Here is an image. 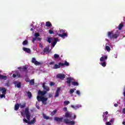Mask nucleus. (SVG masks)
Masks as SVG:
<instances>
[{"instance_id": "obj_1", "label": "nucleus", "mask_w": 125, "mask_h": 125, "mask_svg": "<svg viewBox=\"0 0 125 125\" xmlns=\"http://www.w3.org/2000/svg\"><path fill=\"white\" fill-rule=\"evenodd\" d=\"M42 85L44 90H39L38 91V95L37 97V99L39 102H41L43 105H46V101H47L48 98H45L44 96L47 93V92L50 90V89L48 86L45 85V83H43Z\"/></svg>"}, {"instance_id": "obj_2", "label": "nucleus", "mask_w": 125, "mask_h": 125, "mask_svg": "<svg viewBox=\"0 0 125 125\" xmlns=\"http://www.w3.org/2000/svg\"><path fill=\"white\" fill-rule=\"evenodd\" d=\"M21 114L22 117H25V115H26L27 119L24 118L23 119V121L24 122V123L29 124V121H30V119L31 118V113L29 110V107L25 108L24 110L21 112Z\"/></svg>"}, {"instance_id": "obj_3", "label": "nucleus", "mask_w": 125, "mask_h": 125, "mask_svg": "<svg viewBox=\"0 0 125 125\" xmlns=\"http://www.w3.org/2000/svg\"><path fill=\"white\" fill-rule=\"evenodd\" d=\"M60 32L62 34H59V37H61V38H64V37H68V33L67 32L65 33L66 31L65 30L61 29Z\"/></svg>"}, {"instance_id": "obj_4", "label": "nucleus", "mask_w": 125, "mask_h": 125, "mask_svg": "<svg viewBox=\"0 0 125 125\" xmlns=\"http://www.w3.org/2000/svg\"><path fill=\"white\" fill-rule=\"evenodd\" d=\"M63 123L66 124V125H75L76 122L74 121H69V119H64L63 120Z\"/></svg>"}, {"instance_id": "obj_5", "label": "nucleus", "mask_w": 125, "mask_h": 125, "mask_svg": "<svg viewBox=\"0 0 125 125\" xmlns=\"http://www.w3.org/2000/svg\"><path fill=\"white\" fill-rule=\"evenodd\" d=\"M16 77L18 78H22V76H21V74H20L18 71H17L15 72V74H13V78H15Z\"/></svg>"}, {"instance_id": "obj_6", "label": "nucleus", "mask_w": 125, "mask_h": 125, "mask_svg": "<svg viewBox=\"0 0 125 125\" xmlns=\"http://www.w3.org/2000/svg\"><path fill=\"white\" fill-rule=\"evenodd\" d=\"M57 78L60 79V80H64L65 79V75L61 73L58 74L57 75Z\"/></svg>"}, {"instance_id": "obj_7", "label": "nucleus", "mask_w": 125, "mask_h": 125, "mask_svg": "<svg viewBox=\"0 0 125 125\" xmlns=\"http://www.w3.org/2000/svg\"><path fill=\"white\" fill-rule=\"evenodd\" d=\"M54 121H55L56 122H58V123H61L63 121V117H55Z\"/></svg>"}, {"instance_id": "obj_8", "label": "nucleus", "mask_w": 125, "mask_h": 125, "mask_svg": "<svg viewBox=\"0 0 125 125\" xmlns=\"http://www.w3.org/2000/svg\"><path fill=\"white\" fill-rule=\"evenodd\" d=\"M32 63H33L34 64H35V65H36L37 66H38L39 65H41V62L36 61V58H32Z\"/></svg>"}, {"instance_id": "obj_9", "label": "nucleus", "mask_w": 125, "mask_h": 125, "mask_svg": "<svg viewBox=\"0 0 125 125\" xmlns=\"http://www.w3.org/2000/svg\"><path fill=\"white\" fill-rule=\"evenodd\" d=\"M63 64H62V63L61 62H59V64H55L54 65V69H59L61 67H62V65Z\"/></svg>"}, {"instance_id": "obj_10", "label": "nucleus", "mask_w": 125, "mask_h": 125, "mask_svg": "<svg viewBox=\"0 0 125 125\" xmlns=\"http://www.w3.org/2000/svg\"><path fill=\"white\" fill-rule=\"evenodd\" d=\"M72 78L71 77H68L67 78V81L66 83H67L68 86H71V83H72Z\"/></svg>"}, {"instance_id": "obj_11", "label": "nucleus", "mask_w": 125, "mask_h": 125, "mask_svg": "<svg viewBox=\"0 0 125 125\" xmlns=\"http://www.w3.org/2000/svg\"><path fill=\"white\" fill-rule=\"evenodd\" d=\"M60 90H61V88L60 87H58L56 91V94L54 96V97L55 98H56V97H59V92L60 91Z\"/></svg>"}, {"instance_id": "obj_12", "label": "nucleus", "mask_w": 125, "mask_h": 125, "mask_svg": "<svg viewBox=\"0 0 125 125\" xmlns=\"http://www.w3.org/2000/svg\"><path fill=\"white\" fill-rule=\"evenodd\" d=\"M14 83L16 84L15 85V86H17L18 88H20V87H21V83L16 81Z\"/></svg>"}, {"instance_id": "obj_13", "label": "nucleus", "mask_w": 125, "mask_h": 125, "mask_svg": "<svg viewBox=\"0 0 125 125\" xmlns=\"http://www.w3.org/2000/svg\"><path fill=\"white\" fill-rule=\"evenodd\" d=\"M71 108H73V109H75V110H77V109H79V108H81V107H82V105H79V104H77L76 105H71Z\"/></svg>"}, {"instance_id": "obj_14", "label": "nucleus", "mask_w": 125, "mask_h": 125, "mask_svg": "<svg viewBox=\"0 0 125 125\" xmlns=\"http://www.w3.org/2000/svg\"><path fill=\"white\" fill-rule=\"evenodd\" d=\"M22 49L23 51H25V52H27V53H31V49H29L28 48L23 47L22 48Z\"/></svg>"}, {"instance_id": "obj_15", "label": "nucleus", "mask_w": 125, "mask_h": 125, "mask_svg": "<svg viewBox=\"0 0 125 125\" xmlns=\"http://www.w3.org/2000/svg\"><path fill=\"white\" fill-rule=\"evenodd\" d=\"M58 41V38H55L54 40V41L53 42V43L52 44V46L54 47L55 46V44L57 43V42Z\"/></svg>"}, {"instance_id": "obj_16", "label": "nucleus", "mask_w": 125, "mask_h": 125, "mask_svg": "<svg viewBox=\"0 0 125 125\" xmlns=\"http://www.w3.org/2000/svg\"><path fill=\"white\" fill-rule=\"evenodd\" d=\"M0 80H4V81L7 80V76L5 75H0Z\"/></svg>"}, {"instance_id": "obj_17", "label": "nucleus", "mask_w": 125, "mask_h": 125, "mask_svg": "<svg viewBox=\"0 0 125 125\" xmlns=\"http://www.w3.org/2000/svg\"><path fill=\"white\" fill-rule=\"evenodd\" d=\"M36 123V118H34L32 120L29 121L28 125H34Z\"/></svg>"}, {"instance_id": "obj_18", "label": "nucleus", "mask_w": 125, "mask_h": 125, "mask_svg": "<svg viewBox=\"0 0 125 125\" xmlns=\"http://www.w3.org/2000/svg\"><path fill=\"white\" fill-rule=\"evenodd\" d=\"M43 52H44V53H46V52H49V46H48L47 47H46L44 48Z\"/></svg>"}, {"instance_id": "obj_19", "label": "nucleus", "mask_w": 125, "mask_h": 125, "mask_svg": "<svg viewBox=\"0 0 125 125\" xmlns=\"http://www.w3.org/2000/svg\"><path fill=\"white\" fill-rule=\"evenodd\" d=\"M19 107H20V104H17L15 105V110L18 111L19 110Z\"/></svg>"}, {"instance_id": "obj_20", "label": "nucleus", "mask_w": 125, "mask_h": 125, "mask_svg": "<svg viewBox=\"0 0 125 125\" xmlns=\"http://www.w3.org/2000/svg\"><path fill=\"white\" fill-rule=\"evenodd\" d=\"M64 117L65 118H71L72 117V114H71L69 112H66L65 114Z\"/></svg>"}, {"instance_id": "obj_21", "label": "nucleus", "mask_w": 125, "mask_h": 125, "mask_svg": "<svg viewBox=\"0 0 125 125\" xmlns=\"http://www.w3.org/2000/svg\"><path fill=\"white\" fill-rule=\"evenodd\" d=\"M120 36V34L118 33L117 34H114L112 35V39H118V37Z\"/></svg>"}, {"instance_id": "obj_22", "label": "nucleus", "mask_w": 125, "mask_h": 125, "mask_svg": "<svg viewBox=\"0 0 125 125\" xmlns=\"http://www.w3.org/2000/svg\"><path fill=\"white\" fill-rule=\"evenodd\" d=\"M62 67H64V66H69V62H68L67 61H65L64 62V63H62Z\"/></svg>"}, {"instance_id": "obj_23", "label": "nucleus", "mask_w": 125, "mask_h": 125, "mask_svg": "<svg viewBox=\"0 0 125 125\" xmlns=\"http://www.w3.org/2000/svg\"><path fill=\"white\" fill-rule=\"evenodd\" d=\"M42 116H43V118L45 120H50L51 119L50 117L46 116V115L44 114H43Z\"/></svg>"}, {"instance_id": "obj_24", "label": "nucleus", "mask_w": 125, "mask_h": 125, "mask_svg": "<svg viewBox=\"0 0 125 125\" xmlns=\"http://www.w3.org/2000/svg\"><path fill=\"white\" fill-rule=\"evenodd\" d=\"M30 85H34L35 84V80L32 79L29 81Z\"/></svg>"}, {"instance_id": "obj_25", "label": "nucleus", "mask_w": 125, "mask_h": 125, "mask_svg": "<svg viewBox=\"0 0 125 125\" xmlns=\"http://www.w3.org/2000/svg\"><path fill=\"white\" fill-rule=\"evenodd\" d=\"M26 103H23L22 104H20V107L21 109H23V108H25L26 107Z\"/></svg>"}, {"instance_id": "obj_26", "label": "nucleus", "mask_w": 125, "mask_h": 125, "mask_svg": "<svg viewBox=\"0 0 125 125\" xmlns=\"http://www.w3.org/2000/svg\"><path fill=\"white\" fill-rule=\"evenodd\" d=\"M45 26H46V27H51V26H52V24H51V23L50 22L47 21L46 22Z\"/></svg>"}, {"instance_id": "obj_27", "label": "nucleus", "mask_w": 125, "mask_h": 125, "mask_svg": "<svg viewBox=\"0 0 125 125\" xmlns=\"http://www.w3.org/2000/svg\"><path fill=\"white\" fill-rule=\"evenodd\" d=\"M71 83H72V85H74V86L79 85V83L77 82H75V81L72 82Z\"/></svg>"}, {"instance_id": "obj_28", "label": "nucleus", "mask_w": 125, "mask_h": 125, "mask_svg": "<svg viewBox=\"0 0 125 125\" xmlns=\"http://www.w3.org/2000/svg\"><path fill=\"white\" fill-rule=\"evenodd\" d=\"M123 27H124V24L123 23H120L118 26V29L120 30H122Z\"/></svg>"}, {"instance_id": "obj_29", "label": "nucleus", "mask_w": 125, "mask_h": 125, "mask_svg": "<svg viewBox=\"0 0 125 125\" xmlns=\"http://www.w3.org/2000/svg\"><path fill=\"white\" fill-rule=\"evenodd\" d=\"M112 36H113V35H112V32H108V38H110V39H112Z\"/></svg>"}, {"instance_id": "obj_30", "label": "nucleus", "mask_w": 125, "mask_h": 125, "mask_svg": "<svg viewBox=\"0 0 125 125\" xmlns=\"http://www.w3.org/2000/svg\"><path fill=\"white\" fill-rule=\"evenodd\" d=\"M57 112V110H55L53 111H52L51 113V116H54V115H55V114H56V113Z\"/></svg>"}, {"instance_id": "obj_31", "label": "nucleus", "mask_w": 125, "mask_h": 125, "mask_svg": "<svg viewBox=\"0 0 125 125\" xmlns=\"http://www.w3.org/2000/svg\"><path fill=\"white\" fill-rule=\"evenodd\" d=\"M105 49L108 52L111 51V48H110V46H105Z\"/></svg>"}, {"instance_id": "obj_32", "label": "nucleus", "mask_w": 125, "mask_h": 125, "mask_svg": "<svg viewBox=\"0 0 125 125\" xmlns=\"http://www.w3.org/2000/svg\"><path fill=\"white\" fill-rule=\"evenodd\" d=\"M51 41H52V39H51V38L48 37L47 40H46V42H49V43H50V42H51Z\"/></svg>"}, {"instance_id": "obj_33", "label": "nucleus", "mask_w": 125, "mask_h": 125, "mask_svg": "<svg viewBox=\"0 0 125 125\" xmlns=\"http://www.w3.org/2000/svg\"><path fill=\"white\" fill-rule=\"evenodd\" d=\"M21 69H22V71L24 72V71H26V70H27V69H28V67H27L26 66H23V67H22L21 68Z\"/></svg>"}, {"instance_id": "obj_34", "label": "nucleus", "mask_w": 125, "mask_h": 125, "mask_svg": "<svg viewBox=\"0 0 125 125\" xmlns=\"http://www.w3.org/2000/svg\"><path fill=\"white\" fill-rule=\"evenodd\" d=\"M64 106H67L68 104H70V102L68 101H65L63 103Z\"/></svg>"}, {"instance_id": "obj_35", "label": "nucleus", "mask_w": 125, "mask_h": 125, "mask_svg": "<svg viewBox=\"0 0 125 125\" xmlns=\"http://www.w3.org/2000/svg\"><path fill=\"white\" fill-rule=\"evenodd\" d=\"M59 57H60V56H59V55H58L57 54H55L54 55V58L55 59H57V58H59Z\"/></svg>"}, {"instance_id": "obj_36", "label": "nucleus", "mask_w": 125, "mask_h": 125, "mask_svg": "<svg viewBox=\"0 0 125 125\" xmlns=\"http://www.w3.org/2000/svg\"><path fill=\"white\" fill-rule=\"evenodd\" d=\"M27 95L29 98H32V93H31V92L28 91L27 92Z\"/></svg>"}, {"instance_id": "obj_37", "label": "nucleus", "mask_w": 125, "mask_h": 125, "mask_svg": "<svg viewBox=\"0 0 125 125\" xmlns=\"http://www.w3.org/2000/svg\"><path fill=\"white\" fill-rule=\"evenodd\" d=\"M23 45H27L28 44V41L25 40L22 42Z\"/></svg>"}, {"instance_id": "obj_38", "label": "nucleus", "mask_w": 125, "mask_h": 125, "mask_svg": "<svg viewBox=\"0 0 125 125\" xmlns=\"http://www.w3.org/2000/svg\"><path fill=\"white\" fill-rule=\"evenodd\" d=\"M2 94H5L6 92V89H5V88H3L2 89Z\"/></svg>"}, {"instance_id": "obj_39", "label": "nucleus", "mask_w": 125, "mask_h": 125, "mask_svg": "<svg viewBox=\"0 0 125 125\" xmlns=\"http://www.w3.org/2000/svg\"><path fill=\"white\" fill-rule=\"evenodd\" d=\"M74 91H75V89H71L70 90V94H73V93H74Z\"/></svg>"}, {"instance_id": "obj_40", "label": "nucleus", "mask_w": 125, "mask_h": 125, "mask_svg": "<svg viewBox=\"0 0 125 125\" xmlns=\"http://www.w3.org/2000/svg\"><path fill=\"white\" fill-rule=\"evenodd\" d=\"M35 36L36 39L37 38H39V37H40V33H35Z\"/></svg>"}, {"instance_id": "obj_41", "label": "nucleus", "mask_w": 125, "mask_h": 125, "mask_svg": "<svg viewBox=\"0 0 125 125\" xmlns=\"http://www.w3.org/2000/svg\"><path fill=\"white\" fill-rule=\"evenodd\" d=\"M49 33L50 35H52V34H54V32L51 29H50L49 30Z\"/></svg>"}, {"instance_id": "obj_42", "label": "nucleus", "mask_w": 125, "mask_h": 125, "mask_svg": "<svg viewBox=\"0 0 125 125\" xmlns=\"http://www.w3.org/2000/svg\"><path fill=\"white\" fill-rule=\"evenodd\" d=\"M103 67H106V62H104L101 63Z\"/></svg>"}, {"instance_id": "obj_43", "label": "nucleus", "mask_w": 125, "mask_h": 125, "mask_svg": "<svg viewBox=\"0 0 125 125\" xmlns=\"http://www.w3.org/2000/svg\"><path fill=\"white\" fill-rule=\"evenodd\" d=\"M50 86H53V85H55V83L53 82H50Z\"/></svg>"}, {"instance_id": "obj_44", "label": "nucleus", "mask_w": 125, "mask_h": 125, "mask_svg": "<svg viewBox=\"0 0 125 125\" xmlns=\"http://www.w3.org/2000/svg\"><path fill=\"white\" fill-rule=\"evenodd\" d=\"M102 57H103L104 59V60H107L108 57H107V56H103Z\"/></svg>"}, {"instance_id": "obj_45", "label": "nucleus", "mask_w": 125, "mask_h": 125, "mask_svg": "<svg viewBox=\"0 0 125 125\" xmlns=\"http://www.w3.org/2000/svg\"><path fill=\"white\" fill-rule=\"evenodd\" d=\"M76 94L78 95H81V92H80V91H79V90H77V91H76Z\"/></svg>"}, {"instance_id": "obj_46", "label": "nucleus", "mask_w": 125, "mask_h": 125, "mask_svg": "<svg viewBox=\"0 0 125 125\" xmlns=\"http://www.w3.org/2000/svg\"><path fill=\"white\" fill-rule=\"evenodd\" d=\"M105 60L104 59V58H103V57H102L101 58H100V61H101V62H103V61H104Z\"/></svg>"}, {"instance_id": "obj_47", "label": "nucleus", "mask_w": 125, "mask_h": 125, "mask_svg": "<svg viewBox=\"0 0 125 125\" xmlns=\"http://www.w3.org/2000/svg\"><path fill=\"white\" fill-rule=\"evenodd\" d=\"M1 98H3V97H5V94H2L0 95Z\"/></svg>"}, {"instance_id": "obj_48", "label": "nucleus", "mask_w": 125, "mask_h": 125, "mask_svg": "<svg viewBox=\"0 0 125 125\" xmlns=\"http://www.w3.org/2000/svg\"><path fill=\"white\" fill-rule=\"evenodd\" d=\"M53 95L52 94H51V93H49L48 94V97L49 98H51V97H52Z\"/></svg>"}, {"instance_id": "obj_49", "label": "nucleus", "mask_w": 125, "mask_h": 125, "mask_svg": "<svg viewBox=\"0 0 125 125\" xmlns=\"http://www.w3.org/2000/svg\"><path fill=\"white\" fill-rule=\"evenodd\" d=\"M30 79H29V78H27L25 79V82H26V83H30Z\"/></svg>"}, {"instance_id": "obj_50", "label": "nucleus", "mask_w": 125, "mask_h": 125, "mask_svg": "<svg viewBox=\"0 0 125 125\" xmlns=\"http://www.w3.org/2000/svg\"><path fill=\"white\" fill-rule=\"evenodd\" d=\"M37 40V38H33L32 39V42L34 43H35V41Z\"/></svg>"}, {"instance_id": "obj_51", "label": "nucleus", "mask_w": 125, "mask_h": 125, "mask_svg": "<svg viewBox=\"0 0 125 125\" xmlns=\"http://www.w3.org/2000/svg\"><path fill=\"white\" fill-rule=\"evenodd\" d=\"M106 125H111V124L110 122H107L106 123Z\"/></svg>"}, {"instance_id": "obj_52", "label": "nucleus", "mask_w": 125, "mask_h": 125, "mask_svg": "<svg viewBox=\"0 0 125 125\" xmlns=\"http://www.w3.org/2000/svg\"><path fill=\"white\" fill-rule=\"evenodd\" d=\"M36 39L38 40V41H42V38H40V37H37L36 38Z\"/></svg>"}, {"instance_id": "obj_53", "label": "nucleus", "mask_w": 125, "mask_h": 125, "mask_svg": "<svg viewBox=\"0 0 125 125\" xmlns=\"http://www.w3.org/2000/svg\"><path fill=\"white\" fill-rule=\"evenodd\" d=\"M122 113L125 114V108H124L122 110Z\"/></svg>"}, {"instance_id": "obj_54", "label": "nucleus", "mask_w": 125, "mask_h": 125, "mask_svg": "<svg viewBox=\"0 0 125 125\" xmlns=\"http://www.w3.org/2000/svg\"><path fill=\"white\" fill-rule=\"evenodd\" d=\"M54 64V62H52L49 63V65H53Z\"/></svg>"}, {"instance_id": "obj_55", "label": "nucleus", "mask_w": 125, "mask_h": 125, "mask_svg": "<svg viewBox=\"0 0 125 125\" xmlns=\"http://www.w3.org/2000/svg\"><path fill=\"white\" fill-rule=\"evenodd\" d=\"M107 119H108V118L107 117V116H105L104 118V121H106Z\"/></svg>"}, {"instance_id": "obj_56", "label": "nucleus", "mask_w": 125, "mask_h": 125, "mask_svg": "<svg viewBox=\"0 0 125 125\" xmlns=\"http://www.w3.org/2000/svg\"><path fill=\"white\" fill-rule=\"evenodd\" d=\"M63 111H64V112H66V111H67V107H64L63 108Z\"/></svg>"}, {"instance_id": "obj_57", "label": "nucleus", "mask_w": 125, "mask_h": 125, "mask_svg": "<svg viewBox=\"0 0 125 125\" xmlns=\"http://www.w3.org/2000/svg\"><path fill=\"white\" fill-rule=\"evenodd\" d=\"M108 114V111H106L105 112H104V115H107Z\"/></svg>"}, {"instance_id": "obj_58", "label": "nucleus", "mask_w": 125, "mask_h": 125, "mask_svg": "<svg viewBox=\"0 0 125 125\" xmlns=\"http://www.w3.org/2000/svg\"><path fill=\"white\" fill-rule=\"evenodd\" d=\"M114 106L115 107H118V104H114Z\"/></svg>"}, {"instance_id": "obj_59", "label": "nucleus", "mask_w": 125, "mask_h": 125, "mask_svg": "<svg viewBox=\"0 0 125 125\" xmlns=\"http://www.w3.org/2000/svg\"><path fill=\"white\" fill-rule=\"evenodd\" d=\"M76 118H77V116H76V115H74V118H73V119H76Z\"/></svg>"}, {"instance_id": "obj_60", "label": "nucleus", "mask_w": 125, "mask_h": 125, "mask_svg": "<svg viewBox=\"0 0 125 125\" xmlns=\"http://www.w3.org/2000/svg\"><path fill=\"white\" fill-rule=\"evenodd\" d=\"M113 122V119H111L110 121V123H112Z\"/></svg>"}, {"instance_id": "obj_61", "label": "nucleus", "mask_w": 125, "mask_h": 125, "mask_svg": "<svg viewBox=\"0 0 125 125\" xmlns=\"http://www.w3.org/2000/svg\"><path fill=\"white\" fill-rule=\"evenodd\" d=\"M122 124H123V125H125V122H123Z\"/></svg>"}, {"instance_id": "obj_62", "label": "nucleus", "mask_w": 125, "mask_h": 125, "mask_svg": "<svg viewBox=\"0 0 125 125\" xmlns=\"http://www.w3.org/2000/svg\"><path fill=\"white\" fill-rule=\"evenodd\" d=\"M30 31H34V29L33 28H31Z\"/></svg>"}, {"instance_id": "obj_63", "label": "nucleus", "mask_w": 125, "mask_h": 125, "mask_svg": "<svg viewBox=\"0 0 125 125\" xmlns=\"http://www.w3.org/2000/svg\"><path fill=\"white\" fill-rule=\"evenodd\" d=\"M124 96L125 97V91L124 92Z\"/></svg>"}, {"instance_id": "obj_64", "label": "nucleus", "mask_w": 125, "mask_h": 125, "mask_svg": "<svg viewBox=\"0 0 125 125\" xmlns=\"http://www.w3.org/2000/svg\"><path fill=\"white\" fill-rule=\"evenodd\" d=\"M2 71L0 70V73H1Z\"/></svg>"}]
</instances>
